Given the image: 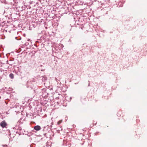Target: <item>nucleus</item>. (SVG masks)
<instances>
[{
	"mask_svg": "<svg viewBox=\"0 0 147 147\" xmlns=\"http://www.w3.org/2000/svg\"><path fill=\"white\" fill-rule=\"evenodd\" d=\"M34 129L36 131H39L41 129L39 125H36L34 127Z\"/></svg>",
	"mask_w": 147,
	"mask_h": 147,
	"instance_id": "obj_2",
	"label": "nucleus"
},
{
	"mask_svg": "<svg viewBox=\"0 0 147 147\" xmlns=\"http://www.w3.org/2000/svg\"><path fill=\"white\" fill-rule=\"evenodd\" d=\"M9 77L11 79L13 78V77H14V76H13V74H9Z\"/></svg>",
	"mask_w": 147,
	"mask_h": 147,
	"instance_id": "obj_3",
	"label": "nucleus"
},
{
	"mask_svg": "<svg viewBox=\"0 0 147 147\" xmlns=\"http://www.w3.org/2000/svg\"><path fill=\"white\" fill-rule=\"evenodd\" d=\"M4 147H8L6 145H3Z\"/></svg>",
	"mask_w": 147,
	"mask_h": 147,
	"instance_id": "obj_5",
	"label": "nucleus"
},
{
	"mask_svg": "<svg viewBox=\"0 0 147 147\" xmlns=\"http://www.w3.org/2000/svg\"><path fill=\"white\" fill-rule=\"evenodd\" d=\"M62 120H59L58 122V124H60L61 123H62Z\"/></svg>",
	"mask_w": 147,
	"mask_h": 147,
	"instance_id": "obj_4",
	"label": "nucleus"
},
{
	"mask_svg": "<svg viewBox=\"0 0 147 147\" xmlns=\"http://www.w3.org/2000/svg\"><path fill=\"white\" fill-rule=\"evenodd\" d=\"M7 125V123L5 121H2L0 123V125L3 128H4Z\"/></svg>",
	"mask_w": 147,
	"mask_h": 147,
	"instance_id": "obj_1",
	"label": "nucleus"
}]
</instances>
